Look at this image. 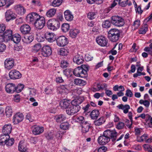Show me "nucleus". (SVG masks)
<instances>
[{"mask_svg": "<svg viewBox=\"0 0 152 152\" xmlns=\"http://www.w3.org/2000/svg\"><path fill=\"white\" fill-rule=\"evenodd\" d=\"M45 21L44 17L40 16L34 23L35 27L38 29H41L45 26Z\"/></svg>", "mask_w": 152, "mask_h": 152, "instance_id": "0eeeda50", "label": "nucleus"}, {"mask_svg": "<svg viewBox=\"0 0 152 152\" xmlns=\"http://www.w3.org/2000/svg\"><path fill=\"white\" fill-rule=\"evenodd\" d=\"M125 95L127 96L131 97L133 96V94L131 90L127 89L126 91Z\"/></svg>", "mask_w": 152, "mask_h": 152, "instance_id": "680f3d73", "label": "nucleus"}, {"mask_svg": "<svg viewBox=\"0 0 152 152\" xmlns=\"http://www.w3.org/2000/svg\"><path fill=\"white\" fill-rule=\"evenodd\" d=\"M56 12V10L55 9H51L46 12V15L49 17H52L55 15Z\"/></svg>", "mask_w": 152, "mask_h": 152, "instance_id": "e433bc0d", "label": "nucleus"}, {"mask_svg": "<svg viewBox=\"0 0 152 152\" xmlns=\"http://www.w3.org/2000/svg\"><path fill=\"white\" fill-rule=\"evenodd\" d=\"M41 44L40 43H38L34 46L33 49L36 51H38L41 48Z\"/></svg>", "mask_w": 152, "mask_h": 152, "instance_id": "6e6d98bb", "label": "nucleus"}, {"mask_svg": "<svg viewBox=\"0 0 152 152\" xmlns=\"http://www.w3.org/2000/svg\"><path fill=\"white\" fill-rule=\"evenodd\" d=\"M16 15L14 14L10 10H7L5 13V18L7 21L15 19L16 18Z\"/></svg>", "mask_w": 152, "mask_h": 152, "instance_id": "f3484780", "label": "nucleus"}, {"mask_svg": "<svg viewBox=\"0 0 152 152\" xmlns=\"http://www.w3.org/2000/svg\"><path fill=\"white\" fill-rule=\"evenodd\" d=\"M82 69L83 72L85 71L86 72L87 75V71H88L89 69V67L87 65H82L80 67Z\"/></svg>", "mask_w": 152, "mask_h": 152, "instance_id": "bf43d9fd", "label": "nucleus"}, {"mask_svg": "<svg viewBox=\"0 0 152 152\" xmlns=\"http://www.w3.org/2000/svg\"><path fill=\"white\" fill-rule=\"evenodd\" d=\"M5 113L7 117H10L12 114V111L11 107L10 106L7 107L5 109Z\"/></svg>", "mask_w": 152, "mask_h": 152, "instance_id": "58836bf2", "label": "nucleus"}, {"mask_svg": "<svg viewBox=\"0 0 152 152\" xmlns=\"http://www.w3.org/2000/svg\"><path fill=\"white\" fill-rule=\"evenodd\" d=\"M9 138V135L5 134H1L0 135V145L4 146V143Z\"/></svg>", "mask_w": 152, "mask_h": 152, "instance_id": "cd10ccee", "label": "nucleus"}, {"mask_svg": "<svg viewBox=\"0 0 152 152\" xmlns=\"http://www.w3.org/2000/svg\"><path fill=\"white\" fill-rule=\"evenodd\" d=\"M69 65V63L66 61L62 60L61 62V67L62 68L67 67Z\"/></svg>", "mask_w": 152, "mask_h": 152, "instance_id": "3c124183", "label": "nucleus"}, {"mask_svg": "<svg viewBox=\"0 0 152 152\" xmlns=\"http://www.w3.org/2000/svg\"><path fill=\"white\" fill-rule=\"evenodd\" d=\"M69 25L68 23H64L61 26V29L64 32H66L69 30Z\"/></svg>", "mask_w": 152, "mask_h": 152, "instance_id": "c03bdc74", "label": "nucleus"}, {"mask_svg": "<svg viewBox=\"0 0 152 152\" xmlns=\"http://www.w3.org/2000/svg\"><path fill=\"white\" fill-rule=\"evenodd\" d=\"M111 23L113 25L117 27L123 26L124 24V20L121 17L114 16L111 17Z\"/></svg>", "mask_w": 152, "mask_h": 152, "instance_id": "20e7f679", "label": "nucleus"}, {"mask_svg": "<svg viewBox=\"0 0 152 152\" xmlns=\"http://www.w3.org/2000/svg\"><path fill=\"white\" fill-rule=\"evenodd\" d=\"M147 25H145V26L141 28L139 31V33L141 34H145L148 30Z\"/></svg>", "mask_w": 152, "mask_h": 152, "instance_id": "603ef678", "label": "nucleus"}, {"mask_svg": "<svg viewBox=\"0 0 152 152\" xmlns=\"http://www.w3.org/2000/svg\"><path fill=\"white\" fill-rule=\"evenodd\" d=\"M60 128L61 129L65 130L68 129L69 125V124L67 122L62 123L60 124Z\"/></svg>", "mask_w": 152, "mask_h": 152, "instance_id": "37998d69", "label": "nucleus"}, {"mask_svg": "<svg viewBox=\"0 0 152 152\" xmlns=\"http://www.w3.org/2000/svg\"><path fill=\"white\" fill-rule=\"evenodd\" d=\"M45 38L49 42H53L56 39V35L54 34L48 32H46L45 35Z\"/></svg>", "mask_w": 152, "mask_h": 152, "instance_id": "6ab92c4d", "label": "nucleus"}, {"mask_svg": "<svg viewBox=\"0 0 152 152\" xmlns=\"http://www.w3.org/2000/svg\"><path fill=\"white\" fill-rule=\"evenodd\" d=\"M47 24L48 28L53 31L57 30L60 26L59 21L55 19L49 20L47 22Z\"/></svg>", "mask_w": 152, "mask_h": 152, "instance_id": "7ed1b4c3", "label": "nucleus"}, {"mask_svg": "<svg viewBox=\"0 0 152 152\" xmlns=\"http://www.w3.org/2000/svg\"><path fill=\"white\" fill-rule=\"evenodd\" d=\"M10 78L12 79H16L20 78L22 76L21 74L16 70H11L9 73Z\"/></svg>", "mask_w": 152, "mask_h": 152, "instance_id": "9b49d317", "label": "nucleus"}, {"mask_svg": "<svg viewBox=\"0 0 152 152\" xmlns=\"http://www.w3.org/2000/svg\"><path fill=\"white\" fill-rule=\"evenodd\" d=\"M20 29L21 32L23 34H26L30 33L31 28L28 24H24L21 26Z\"/></svg>", "mask_w": 152, "mask_h": 152, "instance_id": "a211bd4d", "label": "nucleus"}, {"mask_svg": "<svg viewBox=\"0 0 152 152\" xmlns=\"http://www.w3.org/2000/svg\"><path fill=\"white\" fill-rule=\"evenodd\" d=\"M23 115L22 113H16L13 117V122L15 124H17L23 121Z\"/></svg>", "mask_w": 152, "mask_h": 152, "instance_id": "4468645a", "label": "nucleus"}, {"mask_svg": "<svg viewBox=\"0 0 152 152\" xmlns=\"http://www.w3.org/2000/svg\"><path fill=\"white\" fill-rule=\"evenodd\" d=\"M63 0H53L52 5L54 7H58L62 3Z\"/></svg>", "mask_w": 152, "mask_h": 152, "instance_id": "49530a36", "label": "nucleus"}, {"mask_svg": "<svg viewBox=\"0 0 152 152\" xmlns=\"http://www.w3.org/2000/svg\"><path fill=\"white\" fill-rule=\"evenodd\" d=\"M105 121V120L103 117H102L94 121V124L96 126H99L104 124Z\"/></svg>", "mask_w": 152, "mask_h": 152, "instance_id": "c756f323", "label": "nucleus"}, {"mask_svg": "<svg viewBox=\"0 0 152 152\" xmlns=\"http://www.w3.org/2000/svg\"><path fill=\"white\" fill-rule=\"evenodd\" d=\"M14 142V139L13 138H10L9 136V138L7 140V141L4 143V145H6L8 146H11L13 144Z\"/></svg>", "mask_w": 152, "mask_h": 152, "instance_id": "a19ab883", "label": "nucleus"}, {"mask_svg": "<svg viewBox=\"0 0 152 152\" xmlns=\"http://www.w3.org/2000/svg\"><path fill=\"white\" fill-rule=\"evenodd\" d=\"M96 41L98 44L102 47L107 46L108 40L104 36H100L96 38Z\"/></svg>", "mask_w": 152, "mask_h": 152, "instance_id": "9d476101", "label": "nucleus"}, {"mask_svg": "<svg viewBox=\"0 0 152 152\" xmlns=\"http://www.w3.org/2000/svg\"><path fill=\"white\" fill-rule=\"evenodd\" d=\"M120 31L116 28L111 29L108 32V37L113 42L117 41L120 37Z\"/></svg>", "mask_w": 152, "mask_h": 152, "instance_id": "f03ea898", "label": "nucleus"}, {"mask_svg": "<svg viewBox=\"0 0 152 152\" xmlns=\"http://www.w3.org/2000/svg\"><path fill=\"white\" fill-rule=\"evenodd\" d=\"M81 107L78 105H75L72 104L66 110V113L69 115H73L78 112Z\"/></svg>", "mask_w": 152, "mask_h": 152, "instance_id": "423d86ee", "label": "nucleus"}, {"mask_svg": "<svg viewBox=\"0 0 152 152\" xmlns=\"http://www.w3.org/2000/svg\"><path fill=\"white\" fill-rule=\"evenodd\" d=\"M71 104V102L66 99H64L61 101L60 106L63 109H67Z\"/></svg>", "mask_w": 152, "mask_h": 152, "instance_id": "412c9836", "label": "nucleus"}, {"mask_svg": "<svg viewBox=\"0 0 152 152\" xmlns=\"http://www.w3.org/2000/svg\"><path fill=\"white\" fill-rule=\"evenodd\" d=\"M76 122L81 124H82L84 122H86L84 117L81 116L77 117L76 119Z\"/></svg>", "mask_w": 152, "mask_h": 152, "instance_id": "8fccbe9b", "label": "nucleus"}, {"mask_svg": "<svg viewBox=\"0 0 152 152\" xmlns=\"http://www.w3.org/2000/svg\"><path fill=\"white\" fill-rule=\"evenodd\" d=\"M24 87V85L21 84H19L17 86H15V92L19 93L21 92L23 89Z\"/></svg>", "mask_w": 152, "mask_h": 152, "instance_id": "ea45409f", "label": "nucleus"}, {"mask_svg": "<svg viewBox=\"0 0 152 152\" xmlns=\"http://www.w3.org/2000/svg\"><path fill=\"white\" fill-rule=\"evenodd\" d=\"M117 133L115 131L107 130L104 132L102 135L99 137L98 142L101 145H104L110 141V138H113L115 140L116 138Z\"/></svg>", "mask_w": 152, "mask_h": 152, "instance_id": "f257e3e1", "label": "nucleus"}, {"mask_svg": "<svg viewBox=\"0 0 152 152\" xmlns=\"http://www.w3.org/2000/svg\"><path fill=\"white\" fill-rule=\"evenodd\" d=\"M13 99L15 102H18L20 100V96L19 94L14 95Z\"/></svg>", "mask_w": 152, "mask_h": 152, "instance_id": "052dcab7", "label": "nucleus"}, {"mask_svg": "<svg viewBox=\"0 0 152 152\" xmlns=\"http://www.w3.org/2000/svg\"><path fill=\"white\" fill-rule=\"evenodd\" d=\"M87 17L90 20H93L96 18V13L95 12H89L87 14Z\"/></svg>", "mask_w": 152, "mask_h": 152, "instance_id": "de8ad7c7", "label": "nucleus"}, {"mask_svg": "<svg viewBox=\"0 0 152 152\" xmlns=\"http://www.w3.org/2000/svg\"><path fill=\"white\" fill-rule=\"evenodd\" d=\"M80 67H77L74 69L73 71V74L76 76L81 77H85L87 76L86 71H83Z\"/></svg>", "mask_w": 152, "mask_h": 152, "instance_id": "6e6552de", "label": "nucleus"}, {"mask_svg": "<svg viewBox=\"0 0 152 152\" xmlns=\"http://www.w3.org/2000/svg\"><path fill=\"white\" fill-rule=\"evenodd\" d=\"M124 124L122 122H119L117 126V128L118 129H121L124 128Z\"/></svg>", "mask_w": 152, "mask_h": 152, "instance_id": "0e129e2a", "label": "nucleus"}, {"mask_svg": "<svg viewBox=\"0 0 152 152\" xmlns=\"http://www.w3.org/2000/svg\"><path fill=\"white\" fill-rule=\"evenodd\" d=\"M111 23L110 21L108 20L104 21L102 24V26L104 28H108L110 26Z\"/></svg>", "mask_w": 152, "mask_h": 152, "instance_id": "09e8293b", "label": "nucleus"}, {"mask_svg": "<svg viewBox=\"0 0 152 152\" xmlns=\"http://www.w3.org/2000/svg\"><path fill=\"white\" fill-rule=\"evenodd\" d=\"M54 133L53 132H47L45 134V136L48 140H51L54 138Z\"/></svg>", "mask_w": 152, "mask_h": 152, "instance_id": "79ce46f5", "label": "nucleus"}, {"mask_svg": "<svg viewBox=\"0 0 152 152\" xmlns=\"http://www.w3.org/2000/svg\"><path fill=\"white\" fill-rule=\"evenodd\" d=\"M71 70L69 69H66L63 71V73L66 76L68 77L71 75Z\"/></svg>", "mask_w": 152, "mask_h": 152, "instance_id": "5fc2aeb1", "label": "nucleus"}, {"mask_svg": "<svg viewBox=\"0 0 152 152\" xmlns=\"http://www.w3.org/2000/svg\"><path fill=\"white\" fill-rule=\"evenodd\" d=\"M68 53V50L64 48H61L59 50V54L62 56L67 55Z\"/></svg>", "mask_w": 152, "mask_h": 152, "instance_id": "a18cd8bd", "label": "nucleus"}, {"mask_svg": "<svg viewBox=\"0 0 152 152\" xmlns=\"http://www.w3.org/2000/svg\"><path fill=\"white\" fill-rule=\"evenodd\" d=\"M52 53V50L50 46L46 45L42 48L41 53L44 56H48L51 54Z\"/></svg>", "mask_w": 152, "mask_h": 152, "instance_id": "ddd939ff", "label": "nucleus"}, {"mask_svg": "<svg viewBox=\"0 0 152 152\" xmlns=\"http://www.w3.org/2000/svg\"><path fill=\"white\" fill-rule=\"evenodd\" d=\"M55 119L57 122L60 123L65 120L66 117L62 114L58 115L55 116Z\"/></svg>", "mask_w": 152, "mask_h": 152, "instance_id": "2f4dec72", "label": "nucleus"}, {"mask_svg": "<svg viewBox=\"0 0 152 152\" xmlns=\"http://www.w3.org/2000/svg\"><path fill=\"white\" fill-rule=\"evenodd\" d=\"M6 48V45L3 43H0V52H3Z\"/></svg>", "mask_w": 152, "mask_h": 152, "instance_id": "69168bd1", "label": "nucleus"}, {"mask_svg": "<svg viewBox=\"0 0 152 152\" xmlns=\"http://www.w3.org/2000/svg\"><path fill=\"white\" fill-rule=\"evenodd\" d=\"M143 147L145 150L149 152H152V146L148 144H145L143 145Z\"/></svg>", "mask_w": 152, "mask_h": 152, "instance_id": "864d4df0", "label": "nucleus"}, {"mask_svg": "<svg viewBox=\"0 0 152 152\" xmlns=\"http://www.w3.org/2000/svg\"><path fill=\"white\" fill-rule=\"evenodd\" d=\"M64 17L65 19L68 21H71L73 20V16L72 13L69 10L65 11L64 12Z\"/></svg>", "mask_w": 152, "mask_h": 152, "instance_id": "b1692460", "label": "nucleus"}, {"mask_svg": "<svg viewBox=\"0 0 152 152\" xmlns=\"http://www.w3.org/2000/svg\"><path fill=\"white\" fill-rule=\"evenodd\" d=\"M53 89L49 87H47L45 89V91L46 94H50L52 92Z\"/></svg>", "mask_w": 152, "mask_h": 152, "instance_id": "774afa93", "label": "nucleus"}, {"mask_svg": "<svg viewBox=\"0 0 152 152\" xmlns=\"http://www.w3.org/2000/svg\"><path fill=\"white\" fill-rule=\"evenodd\" d=\"M85 59L86 61H91L93 58V57L90 54H86L85 55Z\"/></svg>", "mask_w": 152, "mask_h": 152, "instance_id": "e2e57ef3", "label": "nucleus"}, {"mask_svg": "<svg viewBox=\"0 0 152 152\" xmlns=\"http://www.w3.org/2000/svg\"><path fill=\"white\" fill-rule=\"evenodd\" d=\"M12 128L10 124H5L2 128V132L4 134L9 135L11 132Z\"/></svg>", "mask_w": 152, "mask_h": 152, "instance_id": "4be33fe9", "label": "nucleus"}, {"mask_svg": "<svg viewBox=\"0 0 152 152\" xmlns=\"http://www.w3.org/2000/svg\"><path fill=\"white\" fill-rule=\"evenodd\" d=\"M74 82L76 85L80 86L85 85L86 83L85 81L80 79H75L74 80Z\"/></svg>", "mask_w": 152, "mask_h": 152, "instance_id": "f704fd0d", "label": "nucleus"}, {"mask_svg": "<svg viewBox=\"0 0 152 152\" xmlns=\"http://www.w3.org/2000/svg\"><path fill=\"white\" fill-rule=\"evenodd\" d=\"M91 124L87 121L81 124L82 131L83 133H86L88 132L89 129L91 127Z\"/></svg>", "mask_w": 152, "mask_h": 152, "instance_id": "5701e85b", "label": "nucleus"}, {"mask_svg": "<svg viewBox=\"0 0 152 152\" xmlns=\"http://www.w3.org/2000/svg\"><path fill=\"white\" fill-rule=\"evenodd\" d=\"M54 137H56V138L58 139H61L62 138V136L60 134V132L58 131L56 132L55 133H54Z\"/></svg>", "mask_w": 152, "mask_h": 152, "instance_id": "338daca9", "label": "nucleus"}, {"mask_svg": "<svg viewBox=\"0 0 152 152\" xmlns=\"http://www.w3.org/2000/svg\"><path fill=\"white\" fill-rule=\"evenodd\" d=\"M68 86L67 85H62L60 86V89L62 90V92H66L68 90Z\"/></svg>", "mask_w": 152, "mask_h": 152, "instance_id": "4d7b16f0", "label": "nucleus"}, {"mask_svg": "<svg viewBox=\"0 0 152 152\" xmlns=\"http://www.w3.org/2000/svg\"><path fill=\"white\" fill-rule=\"evenodd\" d=\"M119 109H121L123 110V112L125 114L128 113V116L131 121V125L132 124V113L131 112H129V110L130 109V107L128 104H126L124 105L122 104H120L117 106Z\"/></svg>", "mask_w": 152, "mask_h": 152, "instance_id": "39448f33", "label": "nucleus"}, {"mask_svg": "<svg viewBox=\"0 0 152 152\" xmlns=\"http://www.w3.org/2000/svg\"><path fill=\"white\" fill-rule=\"evenodd\" d=\"M21 39L20 35L19 34H16L12 36L10 38V40L13 41L15 43L18 44L20 41Z\"/></svg>", "mask_w": 152, "mask_h": 152, "instance_id": "a878e982", "label": "nucleus"}, {"mask_svg": "<svg viewBox=\"0 0 152 152\" xmlns=\"http://www.w3.org/2000/svg\"><path fill=\"white\" fill-rule=\"evenodd\" d=\"M40 15L35 12H33L31 14H28L26 16V19L27 21L32 22L36 21L38 19Z\"/></svg>", "mask_w": 152, "mask_h": 152, "instance_id": "f8f14e48", "label": "nucleus"}, {"mask_svg": "<svg viewBox=\"0 0 152 152\" xmlns=\"http://www.w3.org/2000/svg\"><path fill=\"white\" fill-rule=\"evenodd\" d=\"M73 61L77 64H82L84 61L83 57L82 56L77 55L73 58Z\"/></svg>", "mask_w": 152, "mask_h": 152, "instance_id": "393cba45", "label": "nucleus"}, {"mask_svg": "<svg viewBox=\"0 0 152 152\" xmlns=\"http://www.w3.org/2000/svg\"><path fill=\"white\" fill-rule=\"evenodd\" d=\"M99 115V113L98 110H92L90 113V116L92 119H97Z\"/></svg>", "mask_w": 152, "mask_h": 152, "instance_id": "7c9ffc66", "label": "nucleus"}, {"mask_svg": "<svg viewBox=\"0 0 152 152\" xmlns=\"http://www.w3.org/2000/svg\"><path fill=\"white\" fill-rule=\"evenodd\" d=\"M5 39L8 41L10 40V38L12 36V31L11 30H7L3 34Z\"/></svg>", "mask_w": 152, "mask_h": 152, "instance_id": "72a5a7b5", "label": "nucleus"}, {"mask_svg": "<svg viewBox=\"0 0 152 152\" xmlns=\"http://www.w3.org/2000/svg\"><path fill=\"white\" fill-rule=\"evenodd\" d=\"M14 61L13 59H7L4 62L5 67L8 69H11L14 66Z\"/></svg>", "mask_w": 152, "mask_h": 152, "instance_id": "2eb2a0df", "label": "nucleus"}, {"mask_svg": "<svg viewBox=\"0 0 152 152\" xmlns=\"http://www.w3.org/2000/svg\"><path fill=\"white\" fill-rule=\"evenodd\" d=\"M19 150L21 152H27V148L26 144L23 142L20 141L18 145Z\"/></svg>", "mask_w": 152, "mask_h": 152, "instance_id": "c85d7f7f", "label": "nucleus"}, {"mask_svg": "<svg viewBox=\"0 0 152 152\" xmlns=\"http://www.w3.org/2000/svg\"><path fill=\"white\" fill-rule=\"evenodd\" d=\"M84 100V97L83 96H79L77 99L73 100L72 102V104L77 105L80 104Z\"/></svg>", "mask_w": 152, "mask_h": 152, "instance_id": "bb28decb", "label": "nucleus"}, {"mask_svg": "<svg viewBox=\"0 0 152 152\" xmlns=\"http://www.w3.org/2000/svg\"><path fill=\"white\" fill-rule=\"evenodd\" d=\"M79 33L80 31L78 29H71L69 31V35L72 38H75Z\"/></svg>", "mask_w": 152, "mask_h": 152, "instance_id": "473e14b6", "label": "nucleus"}, {"mask_svg": "<svg viewBox=\"0 0 152 152\" xmlns=\"http://www.w3.org/2000/svg\"><path fill=\"white\" fill-rule=\"evenodd\" d=\"M143 50L145 51L148 52L150 55L152 56V48L146 47Z\"/></svg>", "mask_w": 152, "mask_h": 152, "instance_id": "13d9d810", "label": "nucleus"}, {"mask_svg": "<svg viewBox=\"0 0 152 152\" xmlns=\"http://www.w3.org/2000/svg\"><path fill=\"white\" fill-rule=\"evenodd\" d=\"M15 85L13 83H9L6 86L5 89L8 93L12 94L15 92Z\"/></svg>", "mask_w": 152, "mask_h": 152, "instance_id": "dca6fc26", "label": "nucleus"}, {"mask_svg": "<svg viewBox=\"0 0 152 152\" xmlns=\"http://www.w3.org/2000/svg\"><path fill=\"white\" fill-rule=\"evenodd\" d=\"M57 45L60 47H64L68 43V39L64 36H60L56 39Z\"/></svg>", "mask_w": 152, "mask_h": 152, "instance_id": "1a4fd4ad", "label": "nucleus"}, {"mask_svg": "<svg viewBox=\"0 0 152 152\" xmlns=\"http://www.w3.org/2000/svg\"><path fill=\"white\" fill-rule=\"evenodd\" d=\"M34 37L32 35H30L29 36H26L24 37L22 40L24 43L26 44L30 43L34 39Z\"/></svg>", "mask_w": 152, "mask_h": 152, "instance_id": "c9c22d12", "label": "nucleus"}, {"mask_svg": "<svg viewBox=\"0 0 152 152\" xmlns=\"http://www.w3.org/2000/svg\"><path fill=\"white\" fill-rule=\"evenodd\" d=\"M16 8L20 14L23 15L26 12V10L24 7L20 4L16 6Z\"/></svg>", "mask_w": 152, "mask_h": 152, "instance_id": "4c0bfd02", "label": "nucleus"}, {"mask_svg": "<svg viewBox=\"0 0 152 152\" xmlns=\"http://www.w3.org/2000/svg\"><path fill=\"white\" fill-rule=\"evenodd\" d=\"M32 132L35 135H38L42 133L44 131V128L35 125L32 127Z\"/></svg>", "mask_w": 152, "mask_h": 152, "instance_id": "aec40b11", "label": "nucleus"}]
</instances>
